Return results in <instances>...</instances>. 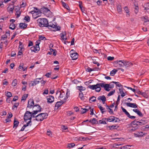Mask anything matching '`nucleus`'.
Instances as JSON below:
<instances>
[{"instance_id": "1", "label": "nucleus", "mask_w": 149, "mask_h": 149, "mask_svg": "<svg viewBox=\"0 0 149 149\" xmlns=\"http://www.w3.org/2000/svg\"><path fill=\"white\" fill-rule=\"evenodd\" d=\"M105 84L104 83H97L96 85H89L88 88L92 90H95V91L97 92H100L101 90V87L104 88Z\"/></svg>"}, {"instance_id": "2", "label": "nucleus", "mask_w": 149, "mask_h": 149, "mask_svg": "<svg viewBox=\"0 0 149 149\" xmlns=\"http://www.w3.org/2000/svg\"><path fill=\"white\" fill-rule=\"evenodd\" d=\"M37 22L40 27H47L48 22L47 19L44 18H39L37 20Z\"/></svg>"}, {"instance_id": "3", "label": "nucleus", "mask_w": 149, "mask_h": 149, "mask_svg": "<svg viewBox=\"0 0 149 149\" xmlns=\"http://www.w3.org/2000/svg\"><path fill=\"white\" fill-rule=\"evenodd\" d=\"M147 123V122L145 120H135L131 123L130 125H132L136 127H138V128H139V126L145 124Z\"/></svg>"}, {"instance_id": "4", "label": "nucleus", "mask_w": 149, "mask_h": 149, "mask_svg": "<svg viewBox=\"0 0 149 149\" xmlns=\"http://www.w3.org/2000/svg\"><path fill=\"white\" fill-rule=\"evenodd\" d=\"M48 115L47 113H41L36 116L35 120L38 121H41L47 118Z\"/></svg>"}, {"instance_id": "5", "label": "nucleus", "mask_w": 149, "mask_h": 149, "mask_svg": "<svg viewBox=\"0 0 149 149\" xmlns=\"http://www.w3.org/2000/svg\"><path fill=\"white\" fill-rule=\"evenodd\" d=\"M114 64H118L119 67L125 66L128 67L130 63L129 62L126 61L124 60H120L115 61L114 62Z\"/></svg>"}, {"instance_id": "6", "label": "nucleus", "mask_w": 149, "mask_h": 149, "mask_svg": "<svg viewBox=\"0 0 149 149\" xmlns=\"http://www.w3.org/2000/svg\"><path fill=\"white\" fill-rule=\"evenodd\" d=\"M32 116V113L29 111H26L24 116V119L25 122H26L28 120H31Z\"/></svg>"}, {"instance_id": "7", "label": "nucleus", "mask_w": 149, "mask_h": 149, "mask_svg": "<svg viewBox=\"0 0 149 149\" xmlns=\"http://www.w3.org/2000/svg\"><path fill=\"white\" fill-rule=\"evenodd\" d=\"M42 79V78H36L34 81H31L29 84V86H33L36 85L39 83L40 80Z\"/></svg>"}, {"instance_id": "8", "label": "nucleus", "mask_w": 149, "mask_h": 149, "mask_svg": "<svg viewBox=\"0 0 149 149\" xmlns=\"http://www.w3.org/2000/svg\"><path fill=\"white\" fill-rule=\"evenodd\" d=\"M34 107H37V108L38 109V110H34L33 112L32 113L33 115H35L38 113V112H40L41 111V108L40 105H39L38 104H36L34 106Z\"/></svg>"}, {"instance_id": "9", "label": "nucleus", "mask_w": 149, "mask_h": 149, "mask_svg": "<svg viewBox=\"0 0 149 149\" xmlns=\"http://www.w3.org/2000/svg\"><path fill=\"white\" fill-rule=\"evenodd\" d=\"M115 118L117 119V120L115 121V122H119L120 121V120L118 118L113 116H110L107 119L108 121L111 122L115 120Z\"/></svg>"}, {"instance_id": "10", "label": "nucleus", "mask_w": 149, "mask_h": 149, "mask_svg": "<svg viewBox=\"0 0 149 149\" xmlns=\"http://www.w3.org/2000/svg\"><path fill=\"white\" fill-rule=\"evenodd\" d=\"M54 97L52 95H49L47 97V102L49 103H52L54 101Z\"/></svg>"}, {"instance_id": "11", "label": "nucleus", "mask_w": 149, "mask_h": 149, "mask_svg": "<svg viewBox=\"0 0 149 149\" xmlns=\"http://www.w3.org/2000/svg\"><path fill=\"white\" fill-rule=\"evenodd\" d=\"M34 105V101L33 100L30 99L29 100L28 103L27 107L30 108H31Z\"/></svg>"}, {"instance_id": "12", "label": "nucleus", "mask_w": 149, "mask_h": 149, "mask_svg": "<svg viewBox=\"0 0 149 149\" xmlns=\"http://www.w3.org/2000/svg\"><path fill=\"white\" fill-rule=\"evenodd\" d=\"M70 56L72 60H75L77 58L78 54L77 53H71Z\"/></svg>"}, {"instance_id": "13", "label": "nucleus", "mask_w": 149, "mask_h": 149, "mask_svg": "<svg viewBox=\"0 0 149 149\" xmlns=\"http://www.w3.org/2000/svg\"><path fill=\"white\" fill-rule=\"evenodd\" d=\"M126 104L128 107L134 108H137L138 106V105L135 103L130 102L127 103Z\"/></svg>"}, {"instance_id": "14", "label": "nucleus", "mask_w": 149, "mask_h": 149, "mask_svg": "<svg viewBox=\"0 0 149 149\" xmlns=\"http://www.w3.org/2000/svg\"><path fill=\"white\" fill-rule=\"evenodd\" d=\"M65 102L66 101L65 100L64 101H61L57 102L55 104V107H57V108H58Z\"/></svg>"}, {"instance_id": "15", "label": "nucleus", "mask_w": 149, "mask_h": 149, "mask_svg": "<svg viewBox=\"0 0 149 149\" xmlns=\"http://www.w3.org/2000/svg\"><path fill=\"white\" fill-rule=\"evenodd\" d=\"M133 111L137 113V114L140 116L142 117L143 115L141 111L137 109H133Z\"/></svg>"}, {"instance_id": "16", "label": "nucleus", "mask_w": 149, "mask_h": 149, "mask_svg": "<svg viewBox=\"0 0 149 149\" xmlns=\"http://www.w3.org/2000/svg\"><path fill=\"white\" fill-rule=\"evenodd\" d=\"M19 123V122L18 120H16V119H15L14 120L13 128L16 129L18 126Z\"/></svg>"}, {"instance_id": "17", "label": "nucleus", "mask_w": 149, "mask_h": 149, "mask_svg": "<svg viewBox=\"0 0 149 149\" xmlns=\"http://www.w3.org/2000/svg\"><path fill=\"white\" fill-rule=\"evenodd\" d=\"M40 11L43 13H46L50 11V10L47 8L43 7L41 8Z\"/></svg>"}, {"instance_id": "18", "label": "nucleus", "mask_w": 149, "mask_h": 149, "mask_svg": "<svg viewBox=\"0 0 149 149\" xmlns=\"http://www.w3.org/2000/svg\"><path fill=\"white\" fill-rule=\"evenodd\" d=\"M27 24H25L24 23H20L19 24V27L21 29H25L26 28L27 26Z\"/></svg>"}, {"instance_id": "19", "label": "nucleus", "mask_w": 149, "mask_h": 149, "mask_svg": "<svg viewBox=\"0 0 149 149\" xmlns=\"http://www.w3.org/2000/svg\"><path fill=\"white\" fill-rule=\"evenodd\" d=\"M134 135L136 137H141L143 136V132H138L134 134Z\"/></svg>"}, {"instance_id": "20", "label": "nucleus", "mask_w": 149, "mask_h": 149, "mask_svg": "<svg viewBox=\"0 0 149 149\" xmlns=\"http://www.w3.org/2000/svg\"><path fill=\"white\" fill-rule=\"evenodd\" d=\"M61 3L64 7L66 8L68 10H69L70 9L68 6V5L66 4V3L64 2L63 1H61Z\"/></svg>"}, {"instance_id": "21", "label": "nucleus", "mask_w": 149, "mask_h": 149, "mask_svg": "<svg viewBox=\"0 0 149 149\" xmlns=\"http://www.w3.org/2000/svg\"><path fill=\"white\" fill-rule=\"evenodd\" d=\"M131 125L132 127V128L129 130V132H132V131H135L137 129H139L138 127H137L135 126H134L132 125Z\"/></svg>"}, {"instance_id": "22", "label": "nucleus", "mask_w": 149, "mask_h": 149, "mask_svg": "<svg viewBox=\"0 0 149 149\" xmlns=\"http://www.w3.org/2000/svg\"><path fill=\"white\" fill-rule=\"evenodd\" d=\"M117 10L119 13L121 14L122 13V9L120 4H118L117 5Z\"/></svg>"}, {"instance_id": "23", "label": "nucleus", "mask_w": 149, "mask_h": 149, "mask_svg": "<svg viewBox=\"0 0 149 149\" xmlns=\"http://www.w3.org/2000/svg\"><path fill=\"white\" fill-rule=\"evenodd\" d=\"M104 88V90L107 91H109L110 90V85L109 84H105V85Z\"/></svg>"}, {"instance_id": "24", "label": "nucleus", "mask_w": 149, "mask_h": 149, "mask_svg": "<svg viewBox=\"0 0 149 149\" xmlns=\"http://www.w3.org/2000/svg\"><path fill=\"white\" fill-rule=\"evenodd\" d=\"M79 96L81 100L84 101L85 100V97L84 96V95L82 92L79 93Z\"/></svg>"}, {"instance_id": "25", "label": "nucleus", "mask_w": 149, "mask_h": 149, "mask_svg": "<svg viewBox=\"0 0 149 149\" xmlns=\"http://www.w3.org/2000/svg\"><path fill=\"white\" fill-rule=\"evenodd\" d=\"M89 122L92 124H97V121L95 118H93L92 119L90 120L89 121Z\"/></svg>"}, {"instance_id": "26", "label": "nucleus", "mask_w": 149, "mask_h": 149, "mask_svg": "<svg viewBox=\"0 0 149 149\" xmlns=\"http://www.w3.org/2000/svg\"><path fill=\"white\" fill-rule=\"evenodd\" d=\"M77 88L79 91L80 92H82V91H84L85 90V88L84 87L82 86H77Z\"/></svg>"}, {"instance_id": "27", "label": "nucleus", "mask_w": 149, "mask_h": 149, "mask_svg": "<svg viewBox=\"0 0 149 149\" xmlns=\"http://www.w3.org/2000/svg\"><path fill=\"white\" fill-rule=\"evenodd\" d=\"M106 99L105 97L103 95L102 96H99L97 98V99L99 100L102 101H104V100Z\"/></svg>"}, {"instance_id": "28", "label": "nucleus", "mask_w": 149, "mask_h": 149, "mask_svg": "<svg viewBox=\"0 0 149 149\" xmlns=\"http://www.w3.org/2000/svg\"><path fill=\"white\" fill-rule=\"evenodd\" d=\"M31 50L32 52H36L37 51L39 50L38 48H36L34 47H32L31 48Z\"/></svg>"}, {"instance_id": "29", "label": "nucleus", "mask_w": 149, "mask_h": 149, "mask_svg": "<svg viewBox=\"0 0 149 149\" xmlns=\"http://www.w3.org/2000/svg\"><path fill=\"white\" fill-rule=\"evenodd\" d=\"M141 19L144 22H146L149 21L148 18L147 16L143 17L141 18Z\"/></svg>"}, {"instance_id": "30", "label": "nucleus", "mask_w": 149, "mask_h": 149, "mask_svg": "<svg viewBox=\"0 0 149 149\" xmlns=\"http://www.w3.org/2000/svg\"><path fill=\"white\" fill-rule=\"evenodd\" d=\"M98 108H99L102 114H103L104 112H106V111H104L105 109L102 107L100 105H98Z\"/></svg>"}, {"instance_id": "31", "label": "nucleus", "mask_w": 149, "mask_h": 149, "mask_svg": "<svg viewBox=\"0 0 149 149\" xmlns=\"http://www.w3.org/2000/svg\"><path fill=\"white\" fill-rule=\"evenodd\" d=\"M34 10H32L30 12V13H31L32 14H33L34 13H39V11L38 10V9L37 8L34 7Z\"/></svg>"}, {"instance_id": "32", "label": "nucleus", "mask_w": 149, "mask_h": 149, "mask_svg": "<svg viewBox=\"0 0 149 149\" xmlns=\"http://www.w3.org/2000/svg\"><path fill=\"white\" fill-rule=\"evenodd\" d=\"M121 108L123 111L124 113L125 114H126L127 116H129L130 113L127 111V110L122 107H121Z\"/></svg>"}, {"instance_id": "33", "label": "nucleus", "mask_w": 149, "mask_h": 149, "mask_svg": "<svg viewBox=\"0 0 149 149\" xmlns=\"http://www.w3.org/2000/svg\"><path fill=\"white\" fill-rule=\"evenodd\" d=\"M91 107H88V109H82V111H81V113L84 114L85 113H86L87 111H88L89 110L91 109Z\"/></svg>"}, {"instance_id": "34", "label": "nucleus", "mask_w": 149, "mask_h": 149, "mask_svg": "<svg viewBox=\"0 0 149 149\" xmlns=\"http://www.w3.org/2000/svg\"><path fill=\"white\" fill-rule=\"evenodd\" d=\"M118 70L115 69H114L111 71L110 73V75L112 76H113L116 74V73L117 72Z\"/></svg>"}, {"instance_id": "35", "label": "nucleus", "mask_w": 149, "mask_h": 149, "mask_svg": "<svg viewBox=\"0 0 149 149\" xmlns=\"http://www.w3.org/2000/svg\"><path fill=\"white\" fill-rule=\"evenodd\" d=\"M104 119L106 120L107 119V118H104L102 119L103 121H102V120H99L98 122H97V123L98 124H106L107 123L104 120Z\"/></svg>"}, {"instance_id": "36", "label": "nucleus", "mask_w": 149, "mask_h": 149, "mask_svg": "<svg viewBox=\"0 0 149 149\" xmlns=\"http://www.w3.org/2000/svg\"><path fill=\"white\" fill-rule=\"evenodd\" d=\"M39 40L38 41V42H40L41 40H47L46 38L45 37L42 36H39Z\"/></svg>"}, {"instance_id": "37", "label": "nucleus", "mask_w": 149, "mask_h": 149, "mask_svg": "<svg viewBox=\"0 0 149 149\" xmlns=\"http://www.w3.org/2000/svg\"><path fill=\"white\" fill-rule=\"evenodd\" d=\"M17 81L16 79H14L12 83V85L13 86H15L17 84Z\"/></svg>"}, {"instance_id": "38", "label": "nucleus", "mask_w": 149, "mask_h": 149, "mask_svg": "<svg viewBox=\"0 0 149 149\" xmlns=\"http://www.w3.org/2000/svg\"><path fill=\"white\" fill-rule=\"evenodd\" d=\"M28 94H24L23 95L22 97V98L21 99V100H25L26 99V98L28 97Z\"/></svg>"}, {"instance_id": "39", "label": "nucleus", "mask_w": 149, "mask_h": 149, "mask_svg": "<svg viewBox=\"0 0 149 149\" xmlns=\"http://www.w3.org/2000/svg\"><path fill=\"white\" fill-rule=\"evenodd\" d=\"M15 28V24L14 23H11L10 24L9 28L12 30H14Z\"/></svg>"}, {"instance_id": "40", "label": "nucleus", "mask_w": 149, "mask_h": 149, "mask_svg": "<svg viewBox=\"0 0 149 149\" xmlns=\"http://www.w3.org/2000/svg\"><path fill=\"white\" fill-rule=\"evenodd\" d=\"M89 101H91V102H95L96 101V97L94 96L91 97L89 98Z\"/></svg>"}, {"instance_id": "41", "label": "nucleus", "mask_w": 149, "mask_h": 149, "mask_svg": "<svg viewBox=\"0 0 149 149\" xmlns=\"http://www.w3.org/2000/svg\"><path fill=\"white\" fill-rule=\"evenodd\" d=\"M24 19L25 20V21L27 22H29L30 21V17L28 16H25L24 17Z\"/></svg>"}, {"instance_id": "42", "label": "nucleus", "mask_w": 149, "mask_h": 149, "mask_svg": "<svg viewBox=\"0 0 149 149\" xmlns=\"http://www.w3.org/2000/svg\"><path fill=\"white\" fill-rule=\"evenodd\" d=\"M31 123V120H30L26 124H25L24 125H25L26 127L28 126H29V125L30 126H31L32 125Z\"/></svg>"}, {"instance_id": "43", "label": "nucleus", "mask_w": 149, "mask_h": 149, "mask_svg": "<svg viewBox=\"0 0 149 149\" xmlns=\"http://www.w3.org/2000/svg\"><path fill=\"white\" fill-rule=\"evenodd\" d=\"M36 44L34 46L35 47H36V48H38V49H40V48L39 47V45L40 43V42H38V41H36Z\"/></svg>"}, {"instance_id": "44", "label": "nucleus", "mask_w": 149, "mask_h": 149, "mask_svg": "<svg viewBox=\"0 0 149 149\" xmlns=\"http://www.w3.org/2000/svg\"><path fill=\"white\" fill-rule=\"evenodd\" d=\"M75 146V144L73 143H72L68 144V147L70 148H72Z\"/></svg>"}, {"instance_id": "45", "label": "nucleus", "mask_w": 149, "mask_h": 149, "mask_svg": "<svg viewBox=\"0 0 149 149\" xmlns=\"http://www.w3.org/2000/svg\"><path fill=\"white\" fill-rule=\"evenodd\" d=\"M115 90H113V91H110L107 95V96H110L113 94L115 93Z\"/></svg>"}, {"instance_id": "46", "label": "nucleus", "mask_w": 149, "mask_h": 149, "mask_svg": "<svg viewBox=\"0 0 149 149\" xmlns=\"http://www.w3.org/2000/svg\"><path fill=\"white\" fill-rule=\"evenodd\" d=\"M19 103H17L14 104L12 107V109H14L15 107L17 108V107L19 106Z\"/></svg>"}, {"instance_id": "47", "label": "nucleus", "mask_w": 149, "mask_h": 149, "mask_svg": "<svg viewBox=\"0 0 149 149\" xmlns=\"http://www.w3.org/2000/svg\"><path fill=\"white\" fill-rule=\"evenodd\" d=\"M65 95V93L64 92H61L59 97L60 98H62Z\"/></svg>"}, {"instance_id": "48", "label": "nucleus", "mask_w": 149, "mask_h": 149, "mask_svg": "<svg viewBox=\"0 0 149 149\" xmlns=\"http://www.w3.org/2000/svg\"><path fill=\"white\" fill-rule=\"evenodd\" d=\"M70 93L69 92L67 91L66 93V96L64 98V100L66 101V100L68 99Z\"/></svg>"}, {"instance_id": "49", "label": "nucleus", "mask_w": 149, "mask_h": 149, "mask_svg": "<svg viewBox=\"0 0 149 149\" xmlns=\"http://www.w3.org/2000/svg\"><path fill=\"white\" fill-rule=\"evenodd\" d=\"M56 25H55V24H52V25H48L47 27H52L54 28H55L56 27Z\"/></svg>"}, {"instance_id": "50", "label": "nucleus", "mask_w": 149, "mask_h": 149, "mask_svg": "<svg viewBox=\"0 0 149 149\" xmlns=\"http://www.w3.org/2000/svg\"><path fill=\"white\" fill-rule=\"evenodd\" d=\"M6 95L8 97H10L12 96V95L11 92H8L6 93Z\"/></svg>"}, {"instance_id": "51", "label": "nucleus", "mask_w": 149, "mask_h": 149, "mask_svg": "<svg viewBox=\"0 0 149 149\" xmlns=\"http://www.w3.org/2000/svg\"><path fill=\"white\" fill-rule=\"evenodd\" d=\"M124 9L127 13H129V11L128 7L127 6H125L124 8Z\"/></svg>"}, {"instance_id": "52", "label": "nucleus", "mask_w": 149, "mask_h": 149, "mask_svg": "<svg viewBox=\"0 0 149 149\" xmlns=\"http://www.w3.org/2000/svg\"><path fill=\"white\" fill-rule=\"evenodd\" d=\"M19 44V48H20L21 50H22V49L24 48L23 46L22 45V43L20 42Z\"/></svg>"}, {"instance_id": "53", "label": "nucleus", "mask_w": 149, "mask_h": 149, "mask_svg": "<svg viewBox=\"0 0 149 149\" xmlns=\"http://www.w3.org/2000/svg\"><path fill=\"white\" fill-rule=\"evenodd\" d=\"M114 58V57L110 56H108L107 58V60L109 61H112L113 60Z\"/></svg>"}, {"instance_id": "54", "label": "nucleus", "mask_w": 149, "mask_h": 149, "mask_svg": "<svg viewBox=\"0 0 149 149\" xmlns=\"http://www.w3.org/2000/svg\"><path fill=\"white\" fill-rule=\"evenodd\" d=\"M130 146L129 145H127L125 146H124L123 147H120V149H126L127 148H128V147Z\"/></svg>"}, {"instance_id": "55", "label": "nucleus", "mask_w": 149, "mask_h": 149, "mask_svg": "<svg viewBox=\"0 0 149 149\" xmlns=\"http://www.w3.org/2000/svg\"><path fill=\"white\" fill-rule=\"evenodd\" d=\"M7 38V35L6 34H4L2 36L1 40H3L4 39Z\"/></svg>"}, {"instance_id": "56", "label": "nucleus", "mask_w": 149, "mask_h": 149, "mask_svg": "<svg viewBox=\"0 0 149 149\" xmlns=\"http://www.w3.org/2000/svg\"><path fill=\"white\" fill-rule=\"evenodd\" d=\"M94 69H92L89 67H88L86 70L87 71L89 72H90L93 71H94Z\"/></svg>"}, {"instance_id": "57", "label": "nucleus", "mask_w": 149, "mask_h": 149, "mask_svg": "<svg viewBox=\"0 0 149 149\" xmlns=\"http://www.w3.org/2000/svg\"><path fill=\"white\" fill-rule=\"evenodd\" d=\"M20 10V8L18 6H16L15 8V10L16 12L19 11Z\"/></svg>"}, {"instance_id": "58", "label": "nucleus", "mask_w": 149, "mask_h": 149, "mask_svg": "<svg viewBox=\"0 0 149 149\" xmlns=\"http://www.w3.org/2000/svg\"><path fill=\"white\" fill-rule=\"evenodd\" d=\"M14 8H13V7L9 8V7H8L7 8V10H8V11H11L12 12H13V11L14 10Z\"/></svg>"}, {"instance_id": "59", "label": "nucleus", "mask_w": 149, "mask_h": 149, "mask_svg": "<svg viewBox=\"0 0 149 149\" xmlns=\"http://www.w3.org/2000/svg\"><path fill=\"white\" fill-rule=\"evenodd\" d=\"M61 128L62 129L63 131H65L68 129L67 127L64 125L61 126Z\"/></svg>"}, {"instance_id": "60", "label": "nucleus", "mask_w": 149, "mask_h": 149, "mask_svg": "<svg viewBox=\"0 0 149 149\" xmlns=\"http://www.w3.org/2000/svg\"><path fill=\"white\" fill-rule=\"evenodd\" d=\"M21 13L20 11L16 12L15 15H17V17H18L20 15Z\"/></svg>"}, {"instance_id": "61", "label": "nucleus", "mask_w": 149, "mask_h": 149, "mask_svg": "<svg viewBox=\"0 0 149 149\" xmlns=\"http://www.w3.org/2000/svg\"><path fill=\"white\" fill-rule=\"evenodd\" d=\"M123 88L122 87L121 88H120L119 89V91H120V93L121 94H123V93H124V92L123 91Z\"/></svg>"}, {"instance_id": "62", "label": "nucleus", "mask_w": 149, "mask_h": 149, "mask_svg": "<svg viewBox=\"0 0 149 149\" xmlns=\"http://www.w3.org/2000/svg\"><path fill=\"white\" fill-rule=\"evenodd\" d=\"M110 88H113L114 87V84L112 82H111L110 84Z\"/></svg>"}, {"instance_id": "63", "label": "nucleus", "mask_w": 149, "mask_h": 149, "mask_svg": "<svg viewBox=\"0 0 149 149\" xmlns=\"http://www.w3.org/2000/svg\"><path fill=\"white\" fill-rule=\"evenodd\" d=\"M146 128H149V125H146L145 126H143L142 127V129L143 130H145L146 129Z\"/></svg>"}, {"instance_id": "64", "label": "nucleus", "mask_w": 149, "mask_h": 149, "mask_svg": "<svg viewBox=\"0 0 149 149\" xmlns=\"http://www.w3.org/2000/svg\"><path fill=\"white\" fill-rule=\"evenodd\" d=\"M139 8L138 6H136L135 8V13L137 14L138 12Z\"/></svg>"}]
</instances>
